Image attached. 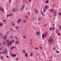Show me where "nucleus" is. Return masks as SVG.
<instances>
[{"instance_id": "nucleus-49", "label": "nucleus", "mask_w": 61, "mask_h": 61, "mask_svg": "<svg viewBox=\"0 0 61 61\" xmlns=\"http://www.w3.org/2000/svg\"><path fill=\"white\" fill-rule=\"evenodd\" d=\"M6 21V20H3V22H5Z\"/></svg>"}, {"instance_id": "nucleus-55", "label": "nucleus", "mask_w": 61, "mask_h": 61, "mask_svg": "<svg viewBox=\"0 0 61 61\" xmlns=\"http://www.w3.org/2000/svg\"><path fill=\"white\" fill-rule=\"evenodd\" d=\"M40 20H41V19H40V18H39L38 19V21H40Z\"/></svg>"}, {"instance_id": "nucleus-12", "label": "nucleus", "mask_w": 61, "mask_h": 61, "mask_svg": "<svg viewBox=\"0 0 61 61\" xmlns=\"http://www.w3.org/2000/svg\"><path fill=\"white\" fill-rule=\"evenodd\" d=\"M35 13H36V14H38V11L37 10H35Z\"/></svg>"}, {"instance_id": "nucleus-40", "label": "nucleus", "mask_w": 61, "mask_h": 61, "mask_svg": "<svg viewBox=\"0 0 61 61\" xmlns=\"http://www.w3.org/2000/svg\"><path fill=\"white\" fill-rule=\"evenodd\" d=\"M10 38L11 39H12V38H13V36H11L10 37Z\"/></svg>"}, {"instance_id": "nucleus-54", "label": "nucleus", "mask_w": 61, "mask_h": 61, "mask_svg": "<svg viewBox=\"0 0 61 61\" xmlns=\"http://www.w3.org/2000/svg\"><path fill=\"white\" fill-rule=\"evenodd\" d=\"M35 49H36L37 50H38V49L37 48H35Z\"/></svg>"}, {"instance_id": "nucleus-18", "label": "nucleus", "mask_w": 61, "mask_h": 61, "mask_svg": "<svg viewBox=\"0 0 61 61\" xmlns=\"http://www.w3.org/2000/svg\"><path fill=\"white\" fill-rule=\"evenodd\" d=\"M28 56V54L27 53H26L25 54V57H27Z\"/></svg>"}, {"instance_id": "nucleus-21", "label": "nucleus", "mask_w": 61, "mask_h": 61, "mask_svg": "<svg viewBox=\"0 0 61 61\" xmlns=\"http://www.w3.org/2000/svg\"><path fill=\"white\" fill-rule=\"evenodd\" d=\"M41 14H42V15H45L44 14V13L42 12V11H41Z\"/></svg>"}, {"instance_id": "nucleus-30", "label": "nucleus", "mask_w": 61, "mask_h": 61, "mask_svg": "<svg viewBox=\"0 0 61 61\" xmlns=\"http://www.w3.org/2000/svg\"><path fill=\"white\" fill-rule=\"evenodd\" d=\"M43 26L44 27H46V24H44L43 25Z\"/></svg>"}, {"instance_id": "nucleus-44", "label": "nucleus", "mask_w": 61, "mask_h": 61, "mask_svg": "<svg viewBox=\"0 0 61 61\" xmlns=\"http://www.w3.org/2000/svg\"><path fill=\"white\" fill-rule=\"evenodd\" d=\"M7 46H8V47H10V45L9 44H7Z\"/></svg>"}, {"instance_id": "nucleus-62", "label": "nucleus", "mask_w": 61, "mask_h": 61, "mask_svg": "<svg viewBox=\"0 0 61 61\" xmlns=\"http://www.w3.org/2000/svg\"><path fill=\"white\" fill-rule=\"evenodd\" d=\"M32 20H34V18H33V19H32Z\"/></svg>"}, {"instance_id": "nucleus-47", "label": "nucleus", "mask_w": 61, "mask_h": 61, "mask_svg": "<svg viewBox=\"0 0 61 61\" xmlns=\"http://www.w3.org/2000/svg\"><path fill=\"white\" fill-rule=\"evenodd\" d=\"M59 15H61V13H59Z\"/></svg>"}, {"instance_id": "nucleus-39", "label": "nucleus", "mask_w": 61, "mask_h": 61, "mask_svg": "<svg viewBox=\"0 0 61 61\" xmlns=\"http://www.w3.org/2000/svg\"><path fill=\"white\" fill-rule=\"evenodd\" d=\"M58 35L59 36H60V34L59 33H58Z\"/></svg>"}, {"instance_id": "nucleus-42", "label": "nucleus", "mask_w": 61, "mask_h": 61, "mask_svg": "<svg viewBox=\"0 0 61 61\" xmlns=\"http://www.w3.org/2000/svg\"><path fill=\"white\" fill-rule=\"evenodd\" d=\"M2 49H3V48H2V47H1L0 48V50H2Z\"/></svg>"}, {"instance_id": "nucleus-31", "label": "nucleus", "mask_w": 61, "mask_h": 61, "mask_svg": "<svg viewBox=\"0 0 61 61\" xmlns=\"http://www.w3.org/2000/svg\"><path fill=\"white\" fill-rule=\"evenodd\" d=\"M51 28L52 29V30H54V29H55V28L54 27H53Z\"/></svg>"}, {"instance_id": "nucleus-33", "label": "nucleus", "mask_w": 61, "mask_h": 61, "mask_svg": "<svg viewBox=\"0 0 61 61\" xmlns=\"http://www.w3.org/2000/svg\"><path fill=\"white\" fill-rule=\"evenodd\" d=\"M2 45H3V43H0V46H1Z\"/></svg>"}, {"instance_id": "nucleus-24", "label": "nucleus", "mask_w": 61, "mask_h": 61, "mask_svg": "<svg viewBox=\"0 0 61 61\" xmlns=\"http://www.w3.org/2000/svg\"><path fill=\"white\" fill-rule=\"evenodd\" d=\"M13 15V14H12L10 13L9 15Z\"/></svg>"}, {"instance_id": "nucleus-36", "label": "nucleus", "mask_w": 61, "mask_h": 61, "mask_svg": "<svg viewBox=\"0 0 61 61\" xmlns=\"http://www.w3.org/2000/svg\"><path fill=\"white\" fill-rule=\"evenodd\" d=\"M14 47L15 48V47H11V50H12V49H13V48H14Z\"/></svg>"}, {"instance_id": "nucleus-34", "label": "nucleus", "mask_w": 61, "mask_h": 61, "mask_svg": "<svg viewBox=\"0 0 61 61\" xmlns=\"http://www.w3.org/2000/svg\"><path fill=\"white\" fill-rule=\"evenodd\" d=\"M56 52L57 53H59L60 52L59 51H58L57 50L56 51Z\"/></svg>"}, {"instance_id": "nucleus-41", "label": "nucleus", "mask_w": 61, "mask_h": 61, "mask_svg": "<svg viewBox=\"0 0 61 61\" xmlns=\"http://www.w3.org/2000/svg\"><path fill=\"white\" fill-rule=\"evenodd\" d=\"M25 19H27V16H25Z\"/></svg>"}, {"instance_id": "nucleus-1", "label": "nucleus", "mask_w": 61, "mask_h": 61, "mask_svg": "<svg viewBox=\"0 0 61 61\" xmlns=\"http://www.w3.org/2000/svg\"><path fill=\"white\" fill-rule=\"evenodd\" d=\"M48 41L50 44H51V45H52L53 43V42L54 41L53 39H49L48 40Z\"/></svg>"}, {"instance_id": "nucleus-15", "label": "nucleus", "mask_w": 61, "mask_h": 61, "mask_svg": "<svg viewBox=\"0 0 61 61\" xmlns=\"http://www.w3.org/2000/svg\"><path fill=\"white\" fill-rule=\"evenodd\" d=\"M9 31L8 30L6 32V34L7 35H8V34H9Z\"/></svg>"}, {"instance_id": "nucleus-58", "label": "nucleus", "mask_w": 61, "mask_h": 61, "mask_svg": "<svg viewBox=\"0 0 61 61\" xmlns=\"http://www.w3.org/2000/svg\"><path fill=\"white\" fill-rule=\"evenodd\" d=\"M39 24H41V23L39 22Z\"/></svg>"}, {"instance_id": "nucleus-43", "label": "nucleus", "mask_w": 61, "mask_h": 61, "mask_svg": "<svg viewBox=\"0 0 61 61\" xmlns=\"http://www.w3.org/2000/svg\"><path fill=\"white\" fill-rule=\"evenodd\" d=\"M12 25L13 26H14L15 25V24L14 23H13Z\"/></svg>"}, {"instance_id": "nucleus-20", "label": "nucleus", "mask_w": 61, "mask_h": 61, "mask_svg": "<svg viewBox=\"0 0 61 61\" xmlns=\"http://www.w3.org/2000/svg\"><path fill=\"white\" fill-rule=\"evenodd\" d=\"M3 24L2 23H0V26H3Z\"/></svg>"}, {"instance_id": "nucleus-29", "label": "nucleus", "mask_w": 61, "mask_h": 61, "mask_svg": "<svg viewBox=\"0 0 61 61\" xmlns=\"http://www.w3.org/2000/svg\"><path fill=\"white\" fill-rule=\"evenodd\" d=\"M11 31L12 33H14V30H11Z\"/></svg>"}, {"instance_id": "nucleus-9", "label": "nucleus", "mask_w": 61, "mask_h": 61, "mask_svg": "<svg viewBox=\"0 0 61 61\" xmlns=\"http://www.w3.org/2000/svg\"><path fill=\"white\" fill-rule=\"evenodd\" d=\"M52 12L53 13H54V14H54V15H56V11H55V10H53L52 11Z\"/></svg>"}, {"instance_id": "nucleus-59", "label": "nucleus", "mask_w": 61, "mask_h": 61, "mask_svg": "<svg viewBox=\"0 0 61 61\" xmlns=\"http://www.w3.org/2000/svg\"><path fill=\"white\" fill-rule=\"evenodd\" d=\"M9 15H7V17H8Z\"/></svg>"}, {"instance_id": "nucleus-13", "label": "nucleus", "mask_w": 61, "mask_h": 61, "mask_svg": "<svg viewBox=\"0 0 61 61\" xmlns=\"http://www.w3.org/2000/svg\"><path fill=\"white\" fill-rule=\"evenodd\" d=\"M36 34L37 36H39V34H40V31L37 32Z\"/></svg>"}, {"instance_id": "nucleus-7", "label": "nucleus", "mask_w": 61, "mask_h": 61, "mask_svg": "<svg viewBox=\"0 0 61 61\" xmlns=\"http://www.w3.org/2000/svg\"><path fill=\"white\" fill-rule=\"evenodd\" d=\"M5 51H3L2 53L3 54H7V50H5Z\"/></svg>"}, {"instance_id": "nucleus-64", "label": "nucleus", "mask_w": 61, "mask_h": 61, "mask_svg": "<svg viewBox=\"0 0 61 61\" xmlns=\"http://www.w3.org/2000/svg\"><path fill=\"white\" fill-rule=\"evenodd\" d=\"M1 54H3V52H1Z\"/></svg>"}, {"instance_id": "nucleus-2", "label": "nucleus", "mask_w": 61, "mask_h": 61, "mask_svg": "<svg viewBox=\"0 0 61 61\" xmlns=\"http://www.w3.org/2000/svg\"><path fill=\"white\" fill-rule=\"evenodd\" d=\"M3 41H5L6 39H7V36L5 35H4L3 36Z\"/></svg>"}, {"instance_id": "nucleus-6", "label": "nucleus", "mask_w": 61, "mask_h": 61, "mask_svg": "<svg viewBox=\"0 0 61 61\" xmlns=\"http://www.w3.org/2000/svg\"><path fill=\"white\" fill-rule=\"evenodd\" d=\"M25 5H23V6L21 8V9L20 10V11H23V10L24 9V8H25Z\"/></svg>"}, {"instance_id": "nucleus-23", "label": "nucleus", "mask_w": 61, "mask_h": 61, "mask_svg": "<svg viewBox=\"0 0 61 61\" xmlns=\"http://www.w3.org/2000/svg\"><path fill=\"white\" fill-rule=\"evenodd\" d=\"M0 58L1 59V60H2L3 59V57L2 56H0Z\"/></svg>"}, {"instance_id": "nucleus-19", "label": "nucleus", "mask_w": 61, "mask_h": 61, "mask_svg": "<svg viewBox=\"0 0 61 61\" xmlns=\"http://www.w3.org/2000/svg\"><path fill=\"white\" fill-rule=\"evenodd\" d=\"M26 20H25V19H24L23 20V22L24 23H26Z\"/></svg>"}, {"instance_id": "nucleus-61", "label": "nucleus", "mask_w": 61, "mask_h": 61, "mask_svg": "<svg viewBox=\"0 0 61 61\" xmlns=\"http://www.w3.org/2000/svg\"><path fill=\"white\" fill-rule=\"evenodd\" d=\"M29 1H30V2H31V0H29Z\"/></svg>"}, {"instance_id": "nucleus-10", "label": "nucleus", "mask_w": 61, "mask_h": 61, "mask_svg": "<svg viewBox=\"0 0 61 61\" xmlns=\"http://www.w3.org/2000/svg\"><path fill=\"white\" fill-rule=\"evenodd\" d=\"M0 9L2 11V12H4V9L3 7H0Z\"/></svg>"}, {"instance_id": "nucleus-16", "label": "nucleus", "mask_w": 61, "mask_h": 61, "mask_svg": "<svg viewBox=\"0 0 61 61\" xmlns=\"http://www.w3.org/2000/svg\"><path fill=\"white\" fill-rule=\"evenodd\" d=\"M22 52L23 53H24V54L25 53H26V51H25V50H23L22 51Z\"/></svg>"}, {"instance_id": "nucleus-26", "label": "nucleus", "mask_w": 61, "mask_h": 61, "mask_svg": "<svg viewBox=\"0 0 61 61\" xmlns=\"http://www.w3.org/2000/svg\"><path fill=\"white\" fill-rule=\"evenodd\" d=\"M12 56H16V55L15 54H12Z\"/></svg>"}, {"instance_id": "nucleus-3", "label": "nucleus", "mask_w": 61, "mask_h": 61, "mask_svg": "<svg viewBox=\"0 0 61 61\" xmlns=\"http://www.w3.org/2000/svg\"><path fill=\"white\" fill-rule=\"evenodd\" d=\"M47 32L44 34H43L42 35V38H45L46 37V36H47Z\"/></svg>"}, {"instance_id": "nucleus-11", "label": "nucleus", "mask_w": 61, "mask_h": 61, "mask_svg": "<svg viewBox=\"0 0 61 61\" xmlns=\"http://www.w3.org/2000/svg\"><path fill=\"white\" fill-rule=\"evenodd\" d=\"M12 41H10L9 43H8V44L9 45H12Z\"/></svg>"}, {"instance_id": "nucleus-27", "label": "nucleus", "mask_w": 61, "mask_h": 61, "mask_svg": "<svg viewBox=\"0 0 61 61\" xmlns=\"http://www.w3.org/2000/svg\"><path fill=\"white\" fill-rule=\"evenodd\" d=\"M15 28L16 29H18V26H16L15 27Z\"/></svg>"}, {"instance_id": "nucleus-56", "label": "nucleus", "mask_w": 61, "mask_h": 61, "mask_svg": "<svg viewBox=\"0 0 61 61\" xmlns=\"http://www.w3.org/2000/svg\"><path fill=\"white\" fill-rule=\"evenodd\" d=\"M6 57L7 58H9V57H8V56H7Z\"/></svg>"}, {"instance_id": "nucleus-32", "label": "nucleus", "mask_w": 61, "mask_h": 61, "mask_svg": "<svg viewBox=\"0 0 61 61\" xmlns=\"http://www.w3.org/2000/svg\"><path fill=\"white\" fill-rule=\"evenodd\" d=\"M49 30H50V31H51V30H52V28L50 27L49 28Z\"/></svg>"}, {"instance_id": "nucleus-17", "label": "nucleus", "mask_w": 61, "mask_h": 61, "mask_svg": "<svg viewBox=\"0 0 61 61\" xmlns=\"http://www.w3.org/2000/svg\"><path fill=\"white\" fill-rule=\"evenodd\" d=\"M46 4H47L48 3H49V0H47L46 2Z\"/></svg>"}, {"instance_id": "nucleus-5", "label": "nucleus", "mask_w": 61, "mask_h": 61, "mask_svg": "<svg viewBox=\"0 0 61 61\" xmlns=\"http://www.w3.org/2000/svg\"><path fill=\"white\" fill-rule=\"evenodd\" d=\"M21 20H22V19H18L17 21V24H19V23H20L21 22Z\"/></svg>"}, {"instance_id": "nucleus-38", "label": "nucleus", "mask_w": 61, "mask_h": 61, "mask_svg": "<svg viewBox=\"0 0 61 61\" xmlns=\"http://www.w3.org/2000/svg\"><path fill=\"white\" fill-rule=\"evenodd\" d=\"M11 42H12L13 43H15V41H14V40H12V41H11Z\"/></svg>"}, {"instance_id": "nucleus-4", "label": "nucleus", "mask_w": 61, "mask_h": 61, "mask_svg": "<svg viewBox=\"0 0 61 61\" xmlns=\"http://www.w3.org/2000/svg\"><path fill=\"white\" fill-rule=\"evenodd\" d=\"M48 8V7L47 6V5H46L45 6V8L44 7L43 8V10H44V12H45L46 11V9H47Z\"/></svg>"}, {"instance_id": "nucleus-51", "label": "nucleus", "mask_w": 61, "mask_h": 61, "mask_svg": "<svg viewBox=\"0 0 61 61\" xmlns=\"http://www.w3.org/2000/svg\"><path fill=\"white\" fill-rule=\"evenodd\" d=\"M15 38H16L17 39V40H18V38H17V37H15Z\"/></svg>"}, {"instance_id": "nucleus-50", "label": "nucleus", "mask_w": 61, "mask_h": 61, "mask_svg": "<svg viewBox=\"0 0 61 61\" xmlns=\"http://www.w3.org/2000/svg\"><path fill=\"white\" fill-rule=\"evenodd\" d=\"M30 41L32 43V39H31L30 40Z\"/></svg>"}, {"instance_id": "nucleus-37", "label": "nucleus", "mask_w": 61, "mask_h": 61, "mask_svg": "<svg viewBox=\"0 0 61 61\" xmlns=\"http://www.w3.org/2000/svg\"><path fill=\"white\" fill-rule=\"evenodd\" d=\"M2 43H3V44L4 45H5V43L4 42V41H3Z\"/></svg>"}, {"instance_id": "nucleus-46", "label": "nucleus", "mask_w": 61, "mask_h": 61, "mask_svg": "<svg viewBox=\"0 0 61 61\" xmlns=\"http://www.w3.org/2000/svg\"><path fill=\"white\" fill-rule=\"evenodd\" d=\"M39 48H40V49H42V47H41H41L39 46Z\"/></svg>"}, {"instance_id": "nucleus-53", "label": "nucleus", "mask_w": 61, "mask_h": 61, "mask_svg": "<svg viewBox=\"0 0 61 61\" xmlns=\"http://www.w3.org/2000/svg\"><path fill=\"white\" fill-rule=\"evenodd\" d=\"M50 58L51 59H52V58H53V57L52 56H51L50 57Z\"/></svg>"}, {"instance_id": "nucleus-52", "label": "nucleus", "mask_w": 61, "mask_h": 61, "mask_svg": "<svg viewBox=\"0 0 61 61\" xmlns=\"http://www.w3.org/2000/svg\"><path fill=\"white\" fill-rule=\"evenodd\" d=\"M1 38H2V39H3V35L1 36Z\"/></svg>"}, {"instance_id": "nucleus-14", "label": "nucleus", "mask_w": 61, "mask_h": 61, "mask_svg": "<svg viewBox=\"0 0 61 61\" xmlns=\"http://www.w3.org/2000/svg\"><path fill=\"white\" fill-rule=\"evenodd\" d=\"M15 43H16V44H19V42L18 41H15Z\"/></svg>"}, {"instance_id": "nucleus-35", "label": "nucleus", "mask_w": 61, "mask_h": 61, "mask_svg": "<svg viewBox=\"0 0 61 61\" xmlns=\"http://www.w3.org/2000/svg\"><path fill=\"white\" fill-rule=\"evenodd\" d=\"M16 61H18V58H16Z\"/></svg>"}, {"instance_id": "nucleus-45", "label": "nucleus", "mask_w": 61, "mask_h": 61, "mask_svg": "<svg viewBox=\"0 0 61 61\" xmlns=\"http://www.w3.org/2000/svg\"><path fill=\"white\" fill-rule=\"evenodd\" d=\"M51 12H52V11H53V9L52 10H49Z\"/></svg>"}, {"instance_id": "nucleus-63", "label": "nucleus", "mask_w": 61, "mask_h": 61, "mask_svg": "<svg viewBox=\"0 0 61 61\" xmlns=\"http://www.w3.org/2000/svg\"><path fill=\"white\" fill-rule=\"evenodd\" d=\"M29 15H30V13L29 12Z\"/></svg>"}, {"instance_id": "nucleus-48", "label": "nucleus", "mask_w": 61, "mask_h": 61, "mask_svg": "<svg viewBox=\"0 0 61 61\" xmlns=\"http://www.w3.org/2000/svg\"><path fill=\"white\" fill-rule=\"evenodd\" d=\"M0 35L1 36H3V34H2V33H0Z\"/></svg>"}, {"instance_id": "nucleus-25", "label": "nucleus", "mask_w": 61, "mask_h": 61, "mask_svg": "<svg viewBox=\"0 0 61 61\" xmlns=\"http://www.w3.org/2000/svg\"><path fill=\"white\" fill-rule=\"evenodd\" d=\"M23 37L24 39H26V36L25 35H24L23 36Z\"/></svg>"}, {"instance_id": "nucleus-8", "label": "nucleus", "mask_w": 61, "mask_h": 61, "mask_svg": "<svg viewBox=\"0 0 61 61\" xmlns=\"http://www.w3.org/2000/svg\"><path fill=\"white\" fill-rule=\"evenodd\" d=\"M15 11V12H17L18 11V9L16 8V9H14L13 10V11Z\"/></svg>"}, {"instance_id": "nucleus-60", "label": "nucleus", "mask_w": 61, "mask_h": 61, "mask_svg": "<svg viewBox=\"0 0 61 61\" xmlns=\"http://www.w3.org/2000/svg\"><path fill=\"white\" fill-rule=\"evenodd\" d=\"M14 31L15 32H16V30H14Z\"/></svg>"}, {"instance_id": "nucleus-28", "label": "nucleus", "mask_w": 61, "mask_h": 61, "mask_svg": "<svg viewBox=\"0 0 61 61\" xmlns=\"http://www.w3.org/2000/svg\"><path fill=\"white\" fill-rule=\"evenodd\" d=\"M33 55V53H32L30 55V56H32Z\"/></svg>"}, {"instance_id": "nucleus-57", "label": "nucleus", "mask_w": 61, "mask_h": 61, "mask_svg": "<svg viewBox=\"0 0 61 61\" xmlns=\"http://www.w3.org/2000/svg\"><path fill=\"white\" fill-rule=\"evenodd\" d=\"M53 50H55V48H54L53 49Z\"/></svg>"}, {"instance_id": "nucleus-22", "label": "nucleus", "mask_w": 61, "mask_h": 61, "mask_svg": "<svg viewBox=\"0 0 61 61\" xmlns=\"http://www.w3.org/2000/svg\"><path fill=\"white\" fill-rule=\"evenodd\" d=\"M9 41H10L9 40H7L5 42L6 43H7V42H9Z\"/></svg>"}]
</instances>
